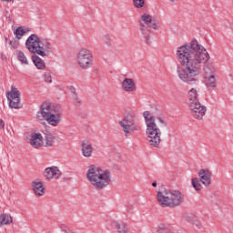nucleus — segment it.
<instances>
[{"instance_id": "nucleus-1", "label": "nucleus", "mask_w": 233, "mask_h": 233, "mask_svg": "<svg viewBox=\"0 0 233 233\" xmlns=\"http://www.w3.org/2000/svg\"><path fill=\"white\" fill-rule=\"evenodd\" d=\"M176 56L179 65L177 68V77L186 85H196L199 79L201 68L205 77L217 75L216 66L208 62L210 54L196 39L177 47Z\"/></svg>"}, {"instance_id": "nucleus-2", "label": "nucleus", "mask_w": 233, "mask_h": 233, "mask_svg": "<svg viewBox=\"0 0 233 233\" xmlns=\"http://www.w3.org/2000/svg\"><path fill=\"white\" fill-rule=\"evenodd\" d=\"M143 117L147 127L146 134L147 136V141L153 148H157L161 145V129L156 124V119L164 127H167V122L161 116L156 117L150 111H144Z\"/></svg>"}, {"instance_id": "nucleus-3", "label": "nucleus", "mask_w": 233, "mask_h": 233, "mask_svg": "<svg viewBox=\"0 0 233 233\" xmlns=\"http://www.w3.org/2000/svg\"><path fill=\"white\" fill-rule=\"evenodd\" d=\"M86 179L96 190H103L112 183V173L108 169H102L96 165H90L86 171Z\"/></svg>"}, {"instance_id": "nucleus-4", "label": "nucleus", "mask_w": 233, "mask_h": 233, "mask_svg": "<svg viewBox=\"0 0 233 233\" xmlns=\"http://www.w3.org/2000/svg\"><path fill=\"white\" fill-rule=\"evenodd\" d=\"M63 117V109L59 105H52L50 102H44L40 110L36 113V119H45L51 127H57Z\"/></svg>"}, {"instance_id": "nucleus-5", "label": "nucleus", "mask_w": 233, "mask_h": 233, "mask_svg": "<svg viewBox=\"0 0 233 233\" xmlns=\"http://www.w3.org/2000/svg\"><path fill=\"white\" fill-rule=\"evenodd\" d=\"M157 199L163 208H175L185 203V195L179 190H163L157 192Z\"/></svg>"}, {"instance_id": "nucleus-6", "label": "nucleus", "mask_w": 233, "mask_h": 233, "mask_svg": "<svg viewBox=\"0 0 233 233\" xmlns=\"http://www.w3.org/2000/svg\"><path fill=\"white\" fill-rule=\"evenodd\" d=\"M187 99L192 117L198 120L203 119L207 114V106L199 103V98H198V90L196 88H191L187 92Z\"/></svg>"}, {"instance_id": "nucleus-7", "label": "nucleus", "mask_w": 233, "mask_h": 233, "mask_svg": "<svg viewBox=\"0 0 233 233\" xmlns=\"http://www.w3.org/2000/svg\"><path fill=\"white\" fill-rule=\"evenodd\" d=\"M136 115L134 113H129L118 122V125L122 128V132H124L125 137H128L129 134L137 132L139 130V126H137V123H136Z\"/></svg>"}, {"instance_id": "nucleus-8", "label": "nucleus", "mask_w": 233, "mask_h": 233, "mask_svg": "<svg viewBox=\"0 0 233 233\" xmlns=\"http://www.w3.org/2000/svg\"><path fill=\"white\" fill-rule=\"evenodd\" d=\"M150 25H152V15L144 13L139 20V31L145 39L146 45H152V41L150 40L152 34Z\"/></svg>"}, {"instance_id": "nucleus-9", "label": "nucleus", "mask_w": 233, "mask_h": 233, "mask_svg": "<svg viewBox=\"0 0 233 233\" xmlns=\"http://www.w3.org/2000/svg\"><path fill=\"white\" fill-rule=\"evenodd\" d=\"M77 63L81 68L87 70L92 65H94V55L92 51L82 48L77 54Z\"/></svg>"}, {"instance_id": "nucleus-10", "label": "nucleus", "mask_w": 233, "mask_h": 233, "mask_svg": "<svg viewBox=\"0 0 233 233\" xmlns=\"http://www.w3.org/2000/svg\"><path fill=\"white\" fill-rule=\"evenodd\" d=\"M7 101H9L10 108H21V92L19 89L11 86V91L6 94Z\"/></svg>"}, {"instance_id": "nucleus-11", "label": "nucleus", "mask_w": 233, "mask_h": 233, "mask_svg": "<svg viewBox=\"0 0 233 233\" xmlns=\"http://www.w3.org/2000/svg\"><path fill=\"white\" fill-rule=\"evenodd\" d=\"M54 53V46L52 42L48 40V38H40V44L38 46L37 56H41V57H46V56H50V54Z\"/></svg>"}, {"instance_id": "nucleus-12", "label": "nucleus", "mask_w": 233, "mask_h": 233, "mask_svg": "<svg viewBox=\"0 0 233 233\" xmlns=\"http://www.w3.org/2000/svg\"><path fill=\"white\" fill-rule=\"evenodd\" d=\"M40 43L41 37L37 36L36 34H32L25 41V48H27L31 54H37Z\"/></svg>"}, {"instance_id": "nucleus-13", "label": "nucleus", "mask_w": 233, "mask_h": 233, "mask_svg": "<svg viewBox=\"0 0 233 233\" xmlns=\"http://www.w3.org/2000/svg\"><path fill=\"white\" fill-rule=\"evenodd\" d=\"M198 179L204 187H210L212 183V171L207 168H202L198 171Z\"/></svg>"}, {"instance_id": "nucleus-14", "label": "nucleus", "mask_w": 233, "mask_h": 233, "mask_svg": "<svg viewBox=\"0 0 233 233\" xmlns=\"http://www.w3.org/2000/svg\"><path fill=\"white\" fill-rule=\"evenodd\" d=\"M44 177L47 181H50V179H59L61 177V170L57 167H47L44 170Z\"/></svg>"}, {"instance_id": "nucleus-15", "label": "nucleus", "mask_w": 233, "mask_h": 233, "mask_svg": "<svg viewBox=\"0 0 233 233\" xmlns=\"http://www.w3.org/2000/svg\"><path fill=\"white\" fill-rule=\"evenodd\" d=\"M121 88L124 92H127V94H132L134 92H137V86H136V82L132 78H125L121 82Z\"/></svg>"}, {"instance_id": "nucleus-16", "label": "nucleus", "mask_w": 233, "mask_h": 233, "mask_svg": "<svg viewBox=\"0 0 233 233\" xmlns=\"http://www.w3.org/2000/svg\"><path fill=\"white\" fill-rule=\"evenodd\" d=\"M33 191L36 198H41V196H45V186H43V182L39 179H36L32 182Z\"/></svg>"}, {"instance_id": "nucleus-17", "label": "nucleus", "mask_w": 233, "mask_h": 233, "mask_svg": "<svg viewBox=\"0 0 233 233\" xmlns=\"http://www.w3.org/2000/svg\"><path fill=\"white\" fill-rule=\"evenodd\" d=\"M29 145L34 148H39V147H43V136L40 133H35L31 136L29 140Z\"/></svg>"}, {"instance_id": "nucleus-18", "label": "nucleus", "mask_w": 233, "mask_h": 233, "mask_svg": "<svg viewBox=\"0 0 233 233\" xmlns=\"http://www.w3.org/2000/svg\"><path fill=\"white\" fill-rule=\"evenodd\" d=\"M81 147L82 156H84V157H92V154H94V147H92V144L87 140H85Z\"/></svg>"}, {"instance_id": "nucleus-19", "label": "nucleus", "mask_w": 233, "mask_h": 233, "mask_svg": "<svg viewBox=\"0 0 233 233\" xmlns=\"http://www.w3.org/2000/svg\"><path fill=\"white\" fill-rule=\"evenodd\" d=\"M114 227L116 230H117L118 233H128L130 232V228L128 227V224L126 222H123L121 220L114 222Z\"/></svg>"}, {"instance_id": "nucleus-20", "label": "nucleus", "mask_w": 233, "mask_h": 233, "mask_svg": "<svg viewBox=\"0 0 233 233\" xmlns=\"http://www.w3.org/2000/svg\"><path fill=\"white\" fill-rule=\"evenodd\" d=\"M205 83L207 88H216L218 86V78H216V75L205 76Z\"/></svg>"}, {"instance_id": "nucleus-21", "label": "nucleus", "mask_w": 233, "mask_h": 233, "mask_svg": "<svg viewBox=\"0 0 233 233\" xmlns=\"http://www.w3.org/2000/svg\"><path fill=\"white\" fill-rule=\"evenodd\" d=\"M54 143H56V136L52 133L46 134L44 147H54Z\"/></svg>"}, {"instance_id": "nucleus-22", "label": "nucleus", "mask_w": 233, "mask_h": 233, "mask_svg": "<svg viewBox=\"0 0 233 233\" xmlns=\"http://www.w3.org/2000/svg\"><path fill=\"white\" fill-rule=\"evenodd\" d=\"M32 61L36 68H38V70H45V68L46 67V66L45 65V61H43V59H41V57L37 56H33Z\"/></svg>"}, {"instance_id": "nucleus-23", "label": "nucleus", "mask_w": 233, "mask_h": 233, "mask_svg": "<svg viewBox=\"0 0 233 233\" xmlns=\"http://www.w3.org/2000/svg\"><path fill=\"white\" fill-rule=\"evenodd\" d=\"M157 233H174V230L168 224H160L157 228Z\"/></svg>"}, {"instance_id": "nucleus-24", "label": "nucleus", "mask_w": 233, "mask_h": 233, "mask_svg": "<svg viewBox=\"0 0 233 233\" xmlns=\"http://www.w3.org/2000/svg\"><path fill=\"white\" fill-rule=\"evenodd\" d=\"M12 221V216L6 214L0 215V227H3V225H10Z\"/></svg>"}, {"instance_id": "nucleus-25", "label": "nucleus", "mask_w": 233, "mask_h": 233, "mask_svg": "<svg viewBox=\"0 0 233 233\" xmlns=\"http://www.w3.org/2000/svg\"><path fill=\"white\" fill-rule=\"evenodd\" d=\"M191 185L195 190L199 191L203 188V186L201 185V180L198 177L192 178Z\"/></svg>"}, {"instance_id": "nucleus-26", "label": "nucleus", "mask_w": 233, "mask_h": 233, "mask_svg": "<svg viewBox=\"0 0 233 233\" xmlns=\"http://www.w3.org/2000/svg\"><path fill=\"white\" fill-rule=\"evenodd\" d=\"M17 59L22 65H28V58H26V56L22 51L17 52Z\"/></svg>"}, {"instance_id": "nucleus-27", "label": "nucleus", "mask_w": 233, "mask_h": 233, "mask_svg": "<svg viewBox=\"0 0 233 233\" xmlns=\"http://www.w3.org/2000/svg\"><path fill=\"white\" fill-rule=\"evenodd\" d=\"M145 0H133V6L135 8H137L138 10H141V8L145 7Z\"/></svg>"}, {"instance_id": "nucleus-28", "label": "nucleus", "mask_w": 233, "mask_h": 233, "mask_svg": "<svg viewBox=\"0 0 233 233\" xmlns=\"http://www.w3.org/2000/svg\"><path fill=\"white\" fill-rule=\"evenodd\" d=\"M186 220L188 221V223H193L195 227H198V228H203V225H201V222L198 220H194V217H187Z\"/></svg>"}, {"instance_id": "nucleus-29", "label": "nucleus", "mask_w": 233, "mask_h": 233, "mask_svg": "<svg viewBox=\"0 0 233 233\" xmlns=\"http://www.w3.org/2000/svg\"><path fill=\"white\" fill-rule=\"evenodd\" d=\"M16 39H21L23 37V35H25V34H26V31H25V29H23L22 26L17 27L16 30L15 31Z\"/></svg>"}, {"instance_id": "nucleus-30", "label": "nucleus", "mask_w": 233, "mask_h": 233, "mask_svg": "<svg viewBox=\"0 0 233 233\" xmlns=\"http://www.w3.org/2000/svg\"><path fill=\"white\" fill-rule=\"evenodd\" d=\"M103 42L107 46H110V45H112V40L110 39V35H104L103 36Z\"/></svg>"}, {"instance_id": "nucleus-31", "label": "nucleus", "mask_w": 233, "mask_h": 233, "mask_svg": "<svg viewBox=\"0 0 233 233\" xmlns=\"http://www.w3.org/2000/svg\"><path fill=\"white\" fill-rule=\"evenodd\" d=\"M44 80L46 83H52V75L48 72L44 74Z\"/></svg>"}, {"instance_id": "nucleus-32", "label": "nucleus", "mask_w": 233, "mask_h": 233, "mask_svg": "<svg viewBox=\"0 0 233 233\" xmlns=\"http://www.w3.org/2000/svg\"><path fill=\"white\" fill-rule=\"evenodd\" d=\"M9 45H10L11 48H13L14 50H15L19 47V43H17L15 41H9Z\"/></svg>"}, {"instance_id": "nucleus-33", "label": "nucleus", "mask_w": 233, "mask_h": 233, "mask_svg": "<svg viewBox=\"0 0 233 233\" xmlns=\"http://www.w3.org/2000/svg\"><path fill=\"white\" fill-rule=\"evenodd\" d=\"M149 28H152L153 30H159V25H157V24L156 23L151 22Z\"/></svg>"}, {"instance_id": "nucleus-34", "label": "nucleus", "mask_w": 233, "mask_h": 233, "mask_svg": "<svg viewBox=\"0 0 233 233\" xmlns=\"http://www.w3.org/2000/svg\"><path fill=\"white\" fill-rule=\"evenodd\" d=\"M0 128H5V121L3 119H0Z\"/></svg>"}, {"instance_id": "nucleus-35", "label": "nucleus", "mask_w": 233, "mask_h": 233, "mask_svg": "<svg viewBox=\"0 0 233 233\" xmlns=\"http://www.w3.org/2000/svg\"><path fill=\"white\" fill-rule=\"evenodd\" d=\"M24 30H25V34H26L27 32H30V27H26V28H25Z\"/></svg>"}, {"instance_id": "nucleus-36", "label": "nucleus", "mask_w": 233, "mask_h": 233, "mask_svg": "<svg viewBox=\"0 0 233 233\" xmlns=\"http://www.w3.org/2000/svg\"><path fill=\"white\" fill-rule=\"evenodd\" d=\"M152 187H157V182H153Z\"/></svg>"}, {"instance_id": "nucleus-37", "label": "nucleus", "mask_w": 233, "mask_h": 233, "mask_svg": "<svg viewBox=\"0 0 233 233\" xmlns=\"http://www.w3.org/2000/svg\"><path fill=\"white\" fill-rule=\"evenodd\" d=\"M171 1V3H176V2H177V0H170Z\"/></svg>"}, {"instance_id": "nucleus-38", "label": "nucleus", "mask_w": 233, "mask_h": 233, "mask_svg": "<svg viewBox=\"0 0 233 233\" xmlns=\"http://www.w3.org/2000/svg\"><path fill=\"white\" fill-rule=\"evenodd\" d=\"M77 103H79V105H81V100H78Z\"/></svg>"}]
</instances>
